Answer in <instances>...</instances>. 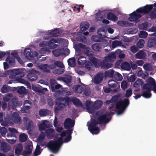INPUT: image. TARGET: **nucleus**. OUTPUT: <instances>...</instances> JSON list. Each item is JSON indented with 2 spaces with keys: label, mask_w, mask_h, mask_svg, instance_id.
Listing matches in <instances>:
<instances>
[{
  "label": "nucleus",
  "mask_w": 156,
  "mask_h": 156,
  "mask_svg": "<svg viewBox=\"0 0 156 156\" xmlns=\"http://www.w3.org/2000/svg\"><path fill=\"white\" fill-rule=\"evenodd\" d=\"M102 105V101L100 100L96 101L94 103L90 101L87 100L85 103V107L88 112L93 115L99 116L98 118L94 117L93 119L91 116L90 122H87V125L88 129L93 135L98 134L100 132V129L98 127H96L98 124L104 123L106 124L110 120V116L115 113V112H107L105 114L102 115L101 111L100 110L95 112V110L98 109L101 107Z\"/></svg>",
  "instance_id": "obj_1"
},
{
  "label": "nucleus",
  "mask_w": 156,
  "mask_h": 156,
  "mask_svg": "<svg viewBox=\"0 0 156 156\" xmlns=\"http://www.w3.org/2000/svg\"><path fill=\"white\" fill-rule=\"evenodd\" d=\"M67 130L63 131L57 136L58 138L55 141L51 140L48 144V147L52 153H56L59 151L63 143L62 137L67 134Z\"/></svg>",
  "instance_id": "obj_2"
},
{
  "label": "nucleus",
  "mask_w": 156,
  "mask_h": 156,
  "mask_svg": "<svg viewBox=\"0 0 156 156\" xmlns=\"http://www.w3.org/2000/svg\"><path fill=\"white\" fill-rule=\"evenodd\" d=\"M153 8L152 5H147L143 7H140L137 9L136 12H133L129 14V20L131 21H135L141 17L140 13L146 14L149 13Z\"/></svg>",
  "instance_id": "obj_3"
},
{
  "label": "nucleus",
  "mask_w": 156,
  "mask_h": 156,
  "mask_svg": "<svg viewBox=\"0 0 156 156\" xmlns=\"http://www.w3.org/2000/svg\"><path fill=\"white\" fill-rule=\"evenodd\" d=\"M149 83L144 84L142 88V96L146 98H149L151 96V91L152 87L156 84L155 80L152 77H150L148 78Z\"/></svg>",
  "instance_id": "obj_4"
},
{
  "label": "nucleus",
  "mask_w": 156,
  "mask_h": 156,
  "mask_svg": "<svg viewBox=\"0 0 156 156\" xmlns=\"http://www.w3.org/2000/svg\"><path fill=\"white\" fill-rule=\"evenodd\" d=\"M9 75V79H15L16 77H22L25 73L22 69H14L6 71L5 73H0V76L5 77Z\"/></svg>",
  "instance_id": "obj_5"
},
{
  "label": "nucleus",
  "mask_w": 156,
  "mask_h": 156,
  "mask_svg": "<svg viewBox=\"0 0 156 156\" xmlns=\"http://www.w3.org/2000/svg\"><path fill=\"white\" fill-rule=\"evenodd\" d=\"M90 58V61L97 68H98L101 66L102 69H108L112 67L113 66V64L112 63H108L105 58L101 61L95 57H91Z\"/></svg>",
  "instance_id": "obj_6"
},
{
  "label": "nucleus",
  "mask_w": 156,
  "mask_h": 156,
  "mask_svg": "<svg viewBox=\"0 0 156 156\" xmlns=\"http://www.w3.org/2000/svg\"><path fill=\"white\" fill-rule=\"evenodd\" d=\"M129 104L128 99H125L117 102L115 104L116 108L117 110L116 114L119 115L122 114Z\"/></svg>",
  "instance_id": "obj_7"
},
{
  "label": "nucleus",
  "mask_w": 156,
  "mask_h": 156,
  "mask_svg": "<svg viewBox=\"0 0 156 156\" xmlns=\"http://www.w3.org/2000/svg\"><path fill=\"white\" fill-rule=\"evenodd\" d=\"M60 32L59 28H56L53 30H49L46 32L39 31L37 34V36L43 37L45 40H48L51 37L56 36L57 34Z\"/></svg>",
  "instance_id": "obj_8"
},
{
  "label": "nucleus",
  "mask_w": 156,
  "mask_h": 156,
  "mask_svg": "<svg viewBox=\"0 0 156 156\" xmlns=\"http://www.w3.org/2000/svg\"><path fill=\"white\" fill-rule=\"evenodd\" d=\"M24 54L27 59L31 60L34 57L37 56L38 55L37 51L32 50L29 48H27L25 49Z\"/></svg>",
  "instance_id": "obj_9"
},
{
  "label": "nucleus",
  "mask_w": 156,
  "mask_h": 156,
  "mask_svg": "<svg viewBox=\"0 0 156 156\" xmlns=\"http://www.w3.org/2000/svg\"><path fill=\"white\" fill-rule=\"evenodd\" d=\"M23 124L26 129L27 130L29 134H30V131L34 127L33 122L32 121L27 117L23 118Z\"/></svg>",
  "instance_id": "obj_10"
},
{
  "label": "nucleus",
  "mask_w": 156,
  "mask_h": 156,
  "mask_svg": "<svg viewBox=\"0 0 156 156\" xmlns=\"http://www.w3.org/2000/svg\"><path fill=\"white\" fill-rule=\"evenodd\" d=\"M62 38L58 39L56 37H54L51 38L48 42V46L51 49H52L58 47V45L55 43H59L61 41H62Z\"/></svg>",
  "instance_id": "obj_11"
},
{
  "label": "nucleus",
  "mask_w": 156,
  "mask_h": 156,
  "mask_svg": "<svg viewBox=\"0 0 156 156\" xmlns=\"http://www.w3.org/2000/svg\"><path fill=\"white\" fill-rule=\"evenodd\" d=\"M33 147L31 142L26 143L25 145L26 150L23 152L22 155L24 156H29L32 152Z\"/></svg>",
  "instance_id": "obj_12"
},
{
  "label": "nucleus",
  "mask_w": 156,
  "mask_h": 156,
  "mask_svg": "<svg viewBox=\"0 0 156 156\" xmlns=\"http://www.w3.org/2000/svg\"><path fill=\"white\" fill-rule=\"evenodd\" d=\"M55 103L57 105L55 108V112L56 113H57L59 111L63 110L65 108V104L60 101L58 98L56 99Z\"/></svg>",
  "instance_id": "obj_13"
},
{
  "label": "nucleus",
  "mask_w": 156,
  "mask_h": 156,
  "mask_svg": "<svg viewBox=\"0 0 156 156\" xmlns=\"http://www.w3.org/2000/svg\"><path fill=\"white\" fill-rule=\"evenodd\" d=\"M12 120L11 123L13 124V123H21V120L19 114L16 112H14L12 115Z\"/></svg>",
  "instance_id": "obj_14"
},
{
  "label": "nucleus",
  "mask_w": 156,
  "mask_h": 156,
  "mask_svg": "<svg viewBox=\"0 0 156 156\" xmlns=\"http://www.w3.org/2000/svg\"><path fill=\"white\" fill-rule=\"evenodd\" d=\"M23 146L22 144L19 143L16 145L15 147V153L16 156H19L21 155L23 150Z\"/></svg>",
  "instance_id": "obj_15"
},
{
  "label": "nucleus",
  "mask_w": 156,
  "mask_h": 156,
  "mask_svg": "<svg viewBox=\"0 0 156 156\" xmlns=\"http://www.w3.org/2000/svg\"><path fill=\"white\" fill-rule=\"evenodd\" d=\"M75 122L70 118H67L64 122V127L66 129L73 127L74 126Z\"/></svg>",
  "instance_id": "obj_16"
},
{
  "label": "nucleus",
  "mask_w": 156,
  "mask_h": 156,
  "mask_svg": "<svg viewBox=\"0 0 156 156\" xmlns=\"http://www.w3.org/2000/svg\"><path fill=\"white\" fill-rule=\"evenodd\" d=\"M11 148L10 145L4 142H1L0 150L1 151L7 152L9 151Z\"/></svg>",
  "instance_id": "obj_17"
},
{
  "label": "nucleus",
  "mask_w": 156,
  "mask_h": 156,
  "mask_svg": "<svg viewBox=\"0 0 156 156\" xmlns=\"http://www.w3.org/2000/svg\"><path fill=\"white\" fill-rule=\"evenodd\" d=\"M104 77L103 74L101 73H97L95 76L94 82L95 84H99L102 80Z\"/></svg>",
  "instance_id": "obj_18"
},
{
  "label": "nucleus",
  "mask_w": 156,
  "mask_h": 156,
  "mask_svg": "<svg viewBox=\"0 0 156 156\" xmlns=\"http://www.w3.org/2000/svg\"><path fill=\"white\" fill-rule=\"evenodd\" d=\"M51 87L52 92H55L58 91V90L61 88L62 86L59 84H57L55 81H52L50 83Z\"/></svg>",
  "instance_id": "obj_19"
},
{
  "label": "nucleus",
  "mask_w": 156,
  "mask_h": 156,
  "mask_svg": "<svg viewBox=\"0 0 156 156\" xmlns=\"http://www.w3.org/2000/svg\"><path fill=\"white\" fill-rule=\"evenodd\" d=\"M97 33L99 35V37L102 38H108L107 36L106 30L104 28H101L99 29L97 31Z\"/></svg>",
  "instance_id": "obj_20"
},
{
  "label": "nucleus",
  "mask_w": 156,
  "mask_h": 156,
  "mask_svg": "<svg viewBox=\"0 0 156 156\" xmlns=\"http://www.w3.org/2000/svg\"><path fill=\"white\" fill-rule=\"evenodd\" d=\"M116 56L114 52H112L108 55L105 57L104 58L108 62H111L114 61L116 58Z\"/></svg>",
  "instance_id": "obj_21"
},
{
  "label": "nucleus",
  "mask_w": 156,
  "mask_h": 156,
  "mask_svg": "<svg viewBox=\"0 0 156 156\" xmlns=\"http://www.w3.org/2000/svg\"><path fill=\"white\" fill-rule=\"evenodd\" d=\"M117 24L122 27H131L135 24L133 23H128L124 20L119 21L117 22Z\"/></svg>",
  "instance_id": "obj_22"
},
{
  "label": "nucleus",
  "mask_w": 156,
  "mask_h": 156,
  "mask_svg": "<svg viewBox=\"0 0 156 156\" xmlns=\"http://www.w3.org/2000/svg\"><path fill=\"white\" fill-rule=\"evenodd\" d=\"M9 130L10 132V133L8 134L7 135V136L8 137H13L15 138H16V136L15 133H18L17 130L13 128H9Z\"/></svg>",
  "instance_id": "obj_23"
},
{
  "label": "nucleus",
  "mask_w": 156,
  "mask_h": 156,
  "mask_svg": "<svg viewBox=\"0 0 156 156\" xmlns=\"http://www.w3.org/2000/svg\"><path fill=\"white\" fill-rule=\"evenodd\" d=\"M146 55V53L144 51L141 50L135 54V57L137 59H142L145 58Z\"/></svg>",
  "instance_id": "obj_24"
},
{
  "label": "nucleus",
  "mask_w": 156,
  "mask_h": 156,
  "mask_svg": "<svg viewBox=\"0 0 156 156\" xmlns=\"http://www.w3.org/2000/svg\"><path fill=\"white\" fill-rule=\"evenodd\" d=\"M54 132V129L52 128L48 129L45 131L46 134L48 138L52 139L54 137L55 135Z\"/></svg>",
  "instance_id": "obj_25"
},
{
  "label": "nucleus",
  "mask_w": 156,
  "mask_h": 156,
  "mask_svg": "<svg viewBox=\"0 0 156 156\" xmlns=\"http://www.w3.org/2000/svg\"><path fill=\"white\" fill-rule=\"evenodd\" d=\"M48 127V121L46 120H43L39 125V129L41 131L44 130L45 128Z\"/></svg>",
  "instance_id": "obj_26"
},
{
  "label": "nucleus",
  "mask_w": 156,
  "mask_h": 156,
  "mask_svg": "<svg viewBox=\"0 0 156 156\" xmlns=\"http://www.w3.org/2000/svg\"><path fill=\"white\" fill-rule=\"evenodd\" d=\"M73 89L75 92L81 94L83 92L84 88L80 85H77L73 86Z\"/></svg>",
  "instance_id": "obj_27"
},
{
  "label": "nucleus",
  "mask_w": 156,
  "mask_h": 156,
  "mask_svg": "<svg viewBox=\"0 0 156 156\" xmlns=\"http://www.w3.org/2000/svg\"><path fill=\"white\" fill-rule=\"evenodd\" d=\"M6 61L8 62L10 67H12L15 64V58H14L8 56L6 58Z\"/></svg>",
  "instance_id": "obj_28"
},
{
  "label": "nucleus",
  "mask_w": 156,
  "mask_h": 156,
  "mask_svg": "<svg viewBox=\"0 0 156 156\" xmlns=\"http://www.w3.org/2000/svg\"><path fill=\"white\" fill-rule=\"evenodd\" d=\"M60 100V101L62 102H63L65 104L67 105H69L71 101H72V99L69 97L66 96L64 98L59 97L58 98Z\"/></svg>",
  "instance_id": "obj_29"
},
{
  "label": "nucleus",
  "mask_w": 156,
  "mask_h": 156,
  "mask_svg": "<svg viewBox=\"0 0 156 156\" xmlns=\"http://www.w3.org/2000/svg\"><path fill=\"white\" fill-rule=\"evenodd\" d=\"M86 48V46L82 44H78L75 47V50L76 53H78V54H80L82 51V49Z\"/></svg>",
  "instance_id": "obj_30"
},
{
  "label": "nucleus",
  "mask_w": 156,
  "mask_h": 156,
  "mask_svg": "<svg viewBox=\"0 0 156 156\" xmlns=\"http://www.w3.org/2000/svg\"><path fill=\"white\" fill-rule=\"evenodd\" d=\"M52 52L55 56L56 57L60 56L63 54V50L62 48H58L54 50Z\"/></svg>",
  "instance_id": "obj_31"
},
{
  "label": "nucleus",
  "mask_w": 156,
  "mask_h": 156,
  "mask_svg": "<svg viewBox=\"0 0 156 156\" xmlns=\"http://www.w3.org/2000/svg\"><path fill=\"white\" fill-rule=\"evenodd\" d=\"M72 101L75 105H76L77 107L80 106L83 108H84V106L83 105L79 99L76 98H74L72 99Z\"/></svg>",
  "instance_id": "obj_32"
},
{
  "label": "nucleus",
  "mask_w": 156,
  "mask_h": 156,
  "mask_svg": "<svg viewBox=\"0 0 156 156\" xmlns=\"http://www.w3.org/2000/svg\"><path fill=\"white\" fill-rule=\"evenodd\" d=\"M50 113V111L47 109H41L39 112V115L41 117L46 116L48 115Z\"/></svg>",
  "instance_id": "obj_33"
},
{
  "label": "nucleus",
  "mask_w": 156,
  "mask_h": 156,
  "mask_svg": "<svg viewBox=\"0 0 156 156\" xmlns=\"http://www.w3.org/2000/svg\"><path fill=\"white\" fill-rule=\"evenodd\" d=\"M120 66L122 69L124 70L129 71L131 69L130 64L128 62H124L122 63Z\"/></svg>",
  "instance_id": "obj_34"
},
{
  "label": "nucleus",
  "mask_w": 156,
  "mask_h": 156,
  "mask_svg": "<svg viewBox=\"0 0 156 156\" xmlns=\"http://www.w3.org/2000/svg\"><path fill=\"white\" fill-rule=\"evenodd\" d=\"M73 130L72 129L67 130V136L65 139L64 142L67 143L71 140L72 138L71 135L73 133Z\"/></svg>",
  "instance_id": "obj_35"
},
{
  "label": "nucleus",
  "mask_w": 156,
  "mask_h": 156,
  "mask_svg": "<svg viewBox=\"0 0 156 156\" xmlns=\"http://www.w3.org/2000/svg\"><path fill=\"white\" fill-rule=\"evenodd\" d=\"M78 63L80 65H84L87 62L86 58L83 56H80L77 58Z\"/></svg>",
  "instance_id": "obj_36"
},
{
  "label": "nucleus",
  "mask_w": 156,
  "mask_h": 156,
  "mask_svg": "<svg viewBox=\"0 0 156 156\" xmlns=\"http://www.w3.org/2000/svg\"><path fill=\"white\" fill-rule=\"evenodd\" d=\"M38 67L40 69L43 70V72L44 73H48L50 72V71L47 69L48 65L47 64L40 65Z\"/></svg>",
  "instance_id": "obj_37"
},
{
  "label": "nucleus",
  "mask_w": 156,
  "mask_h": 156,
  "mask_svg": "<svg viewBox=\"0 0 156 156\" xmlns=\"http://www.w3.org/2000/svg\"><path fill=\"white\" fill-rule=\"evenodd\" d=\"M156 44V38H152L148 40L147 43V46L149 48H151L154 46Z\"/></svg>",
  "instance_id": "obj_38"
},
{
  "label": "nucleus",
  "mask_w": 156,
  "mask_h": 156,
  "mask_svg": "<svg viewBox=\"0 0 156 156\" xmlns=\"http://www.w3.org/2000/svg\"><path fill=\"white\" fill-rule=\"evenodd\" d=\"M107 18L108 20H111L113 21H115L118 19V18L116 15L111 12L108 14L107 15Z\"/></svg>",
  "instance_id": "obj_39"
},
{
  "label": "nucleus",
  "mask_w": 156,
  "mask_h": 156,
  "mask_svg": "<svg viewBox=\"0 0 156 156\" xmlns=\"http://www.w3.org/2000/svg\"><path fill=\"white\" fill-rule=\"evenodd\" d=\"M90 24L87 22H84L82 23L80 25V30L83 32L87 29L89 27Z\"/></svg>",
  "instance_id": "obj_40"
},
{
  "label": "nucleus",
  "mask_w": 156,
  "mask_h": 156,
  "mask_svg": "<svg viewBox=\"0 0 156 156\" xmlns=\"http://www.w3.org/2000/svg\"><path fill=\"white\" fill-rule=\"evenodd\" d=\"M86 48L84 49L83 52L84 54L89 57V59L90 61V58L94 57L93 56V53L92 51L89 50L88 48L86 46Z\"/></svg>",
  "instance_id": "obj_41"
},
{
  "label": "nucleus",
  "mask_w": 156,
  "mask_h": 156,
  "mask_svg": "<svg viewBox=\"0 0 156 156\" xmlns=\"http://www.w3.org/2000/svg\"><path fill=\"white\" fill-rule=\"evenodd\" d=\"M150 27V24L148 23H145L140 24L139 25V27L141 30H147Z\"/></svg>",
  "instance_id": "obj_42"
},
{
  "label": "nucleus",
  "mask_w": 156,
  "mask_h": 156,
  "mask_svg": "<svg viewBox=\"0 0 156 156\" xmlns=\"http://www.w3.org/2000/svg\"><path fill=\"white\" fill-rule=\"evenodd\" d=\"M103 12L99 11L96 14L95 20L97 21L102 20L103 18Z\"/></svg>",
  "instance_id": "obj_43"
},
{
  "label": "nucleus",
  "mask_w": 156,
  "mask_h": 156,
  "mask_svg": "<svg viewBox=\"0 0 156 156\" xmlns=\"http://www.w3.org/2000/svg\"><path fill=\"white\" fill-rule=\"evenodd\" d=\"M105 75L106 77L113 78L114 74V71L113 69H110L105 72Z\"/></svg>",
  "instance_id": "obj_44"
},
{
  "label": "nucleus",
  "mask_w": 156,
  "mask_h": 156,
  "mask_svg": "<svg viewBox=\"0 0 156 156\" xmlns=\"http://www.w3.org/2000/svg\"><path fill=\"white\" fill-rule=\"evenodd\" d=\"M137 75L138 76L141 77L144 79H145L148 75V74L146 71L143 72L142 70H140L138 71Z\"/></svg>",
  "instance_id": "obj_45"
},
{
  "label": "nucleus",
  "mask_w": 156,
  "mask_h": 156,
  "mask_svg": "<svg viewBox=\"0 0 156 156\" xmlns=\"http://www.w3.org/2000/svg\"><path fill=\"white\" fill-rule=\"evenodd\" d=\"M101 44L95 43L92 45L91 48L94 50L96 51H98L101 48Z\"/></svg>",
  "instance_id": "obj_46"
},
{
  "label": "nucleus",
  "mask_w": 156,
  "mask_h": 156,
  "mask_svg": "<svg viewBox=\"0 0 156 156\" xmlns=\"http://www.w3.org/2000/svg\"><path fill=\"white\" fill-rule=\"evenodd\" d=\"M17 92L20 94L24 95L27 93V90L24 87L21 86L19 88Z\"/></svg>",
  "instance_id": "obj_47"
},
{
  "label": "nucleus",
  "mask_w": 156,
  "mask_h": 156,
  "mask_svg": "<svg viewBox=\"0 0 156 156\" xmlns=\"http://www.w3.org/2000/svg\"><path fill=\"white\" fill-rule=\"evenodd\" d=\"M31 106H29L28 105H23L21 108V112L23 113L27 112L30 109Z\"/></svg>",
  "instance_id": "obj_48"
},
{
  "label": "nucleus",
  "mask_w": 156,
  "mask_h": 156,
  "mask_svg": "<svg viewBox=\"0 0 156 156\" xmlns=\"http://www.w3.org/2000/svg\"><path fill=\"white\" fill-rule=\"evenodd\" d=\"M143 68L146 71H150L153 69L152 66L150 63L145 64L143 65Z\"/></svg>",
  "instance_id": "obj_49"
},
{
  "label": "nucleus",
  "mask_w": 156,
  "mask_h": 156,
  "mask_svg": "<svg viewBox=\"0 0 156 156\" xmlns=\"http://www.w3.org/2000/svg\"><path fill=\"white\" fill-rule=\"evenodd\" d=\"M144 83L143 80L142 79L137 80L134 83L133 86L135 87H138Z\"/></svg>",
  "instance_id": "obj_50"
},
{
  "label": "nucleus",
  "mask_w": 156,
  "mask_h": 156,
  "mask_svg": "<svg viewBox=\"0 0 156 156\" xmlns=\"http://www.w3.org/2000/svg\"><path fill=\"white\" fill-rule=\"evenodd\" d=\"M108 86L110 87L114 88L117 85V83L116 82L113 80H109L108 82Z\"/></svg>",
  "instance_id": "obj_51"
},
{
  "label": "nucleus",
  "mask_w": 156,
  "mask_h": 156,
  "mask_svg": "<svg viewBox=\"0 0 156 156\" xmlns=\"http://www.w3.org/2000/svg\"><path fill=\"white\" fill-rule=\"evenodd\" d=\"M27 136L24 133L21 134L19 136L20 140L22 142L26 141L27 140Z\"/></svg>",
  "instance_id": "obj_52"
},
{
  "label": "nucleus",
  "mask_w": 156,
  "mask_h": 156,
  "mask_svg": "<svg viewBox=\"0 0 156 156\" xmlns=\"http://www.w3.org/2000/svg\"><path fill=\"white\" fill-rule=\"evenodd\" d=\"M67 62L69 65L71 67L75 66V59L74 58H71L68 60Z\"/></svg>",
  "instance_id": "obj_53"
},
{
  "label": "nucleus",
  "mask_w": 156,
  "mask_h": 156,
  "mask_svg": "<svg viewBox=\"0 0 156 156\" xmlns=\"http://www.w3.org/2000/svg\"><path fill=\"white\" fill-rule=\"evenodd\" d=\"M38 72L34 69L31 70L27 75L28 79L30 78V76H37V75L38 74Z\"/></svg>",
  "instance_id": "obj_54"
},
{
  "label": "nucleus",
  "mask_w": 156,
  "mask_h": 156,
  "mask_svg": "<svg viewBox=\"0 0 156 156\" xmlns=\"http://www.w3.org/2000/svg\"><path fill=\"white\" fill-rule=\"evenodd\" d=\"M40 147L39 145H37L36 149L33 153L32 156H37L41 154L40 150Z\"/></svg>",
  "instance_id": "obj_55"
},
{
  "label": "nucleus",
  "mask_w": 156,
  "mask_h": 156,
  "mask_svg": "<svg viewBox=\"0 0 156 156\" xmlns=\"http://www.w3.org/2000/svg\"><path fill=\"white\" fill-rule=\"evenodd\" d=\"M63 81L66 83L68 86L71 82L72 80L71 76H68L66 77H65L64 78H63Z\"/></svg>",
  "instance_id": "obj_56"
},
{
  "label": "nucleus",
  "mask_w": 156,
  "mask_h": 156,
  "mask_svg": "<svg viewBox=\"0 0 156 156\" xmlns=\"http://www.w3.org/2000/svg\"><path fill=\"white\" fill-rule=\"evenodd\" d=\"M11 105L13 108L19 106V104L18 103L17 100L16 98L12 99V101Z\"/></svg>",
  "instance_id": "obj_57"
},
{
  "label": "nucleus",
  "mask_w": 156,
  "mask_h": 156,
  "mask_svg": "<svg viewBox=\"0 0 156 156\" xmlns=\"http://www.w3.org/2000/svg\"><path fill=\"white\" fill-rule=\"evenodd\" d=\"M121 42L115 40L113 41L112 43V47L114 48L120 46L121 45Z\"/></svg>",
  "instance_id": "obj_58"
},
{
  "label": "nucleus",
  "mask_w": 156,
  "mask_h": 156,
  "mask_svg": "<svg viewBox=\"0 0 156 156\" xmlns=\"http://www.w3.org/2000/svg\"><path fill=\"white\" fill-rule=\"evenodd\" d=\"M144 41L143 39H140L136 44L137 47L139 48H142L144 44Z\"/></svg>",
  "instance_id": "obj_59"
},
{
  "label": "nucleus",
  "mask_w": 156,
  "mask_h": 156,
  "mask_svg": "<svg viewBox=\"0 0 156 156\" xmlns=\"http://www.w3.org/2000/svg\"><path fill=\"white\" fill-rule=\"evenodd\" d=\"M114 77L115 80L119 81H121L123 78L122 75L118 72H115Z\"/></svg>",
  "instance_id": "obj_60"
},
{
  "label": "nucleus",
  "mask_w": 156,
  "mask_h": 156,
  "mask_svg": "<svg viewBox=\"0 0 156 156\" xmlns=\"http://www.w3.org/2000/svg\"><path fill=\"white\" fill-rule=\"evenodd\" d=\"M103 38L101 37H99L97 35H93L91 37L92 40L95 42H99L101 40V39Z\"/></svg>",
  "instance_id": "obj_61"
},
{
  "label": "nucleus",
  "mask_w": 156,
  "mask_h": 156,
  "mask_svg": "<svg viewBox=\"0 0 156 156\" xmlns=\"http://www.w3.org/2000/svg\"><path fill=\"white\" fill-rule=\"evenodd\" d=\"M9 89V87L8 86L4 85L2 87L1 91L3 93H5L8 92Z\"/></svg>",
  "instance_id": "obj_62"
},
{
  "label": "nucleus",
  "mask_w": 156,
  "mask_h": 156,
  "mask_svg": "<svg viewBox=\"0 0 156 156\" xmlns=\"http://www.w3.org/2000/svg\"><path fill=\"white\" fill-rule=\"evenodd\" d=\"M147 33L145 31H140L139 34V37L143 38H146L147 37Z\"/></svg>",
  "instance_id": "obj_63"
},
{
  "label": "nucleus",
  "mask_w": 156,
  "mask_h": 156,
  "mask_svg": "<svg viewBox=\"0 0 156 156\" xmlns=\"http://www.w3.org/2000/svg\"><path fill=\"white\" fill-rule=\"evenodd\" d=\"M54 63L55 65V66H56L60 68H65V66L63 63L60 61H55L54 62Z\"/></svg>",
  "instance_id": "obj_64"
}]
</instances>
